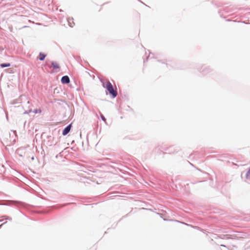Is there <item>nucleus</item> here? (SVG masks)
Returning <instances> with one entry per match:
<instances>
[{
	"label": "nucleus",
	"mask_w": 250,
	"mask_h": 250,
	"mask_svg": "<svg viewBox=\"0 0 250 250\" xmlns=\"http://www.w3.org/2000/svg\"><path fill=\"white\" fill-rule=\"evenodd\" d=\"M0 65L1 67H2V68L5 67H9V66H10V63H1Z\"/></svg>",
	"instance_id": "obj_5"
},
{
	"label": "nucleus",
	"mask_w": 250,
	"mask_h": 250,
	"mask_svg": "<svg viewBox=\"0 0 250 250\" xmlns=\"http://www.w3.org/2000/svg\"><path fill=\"white\" fill-rule=\"evenodd\" d=\"M101 118L102 119L104 122H106V119L105 118V117L103 115L101 114Z\"/></svg>",
	"instance_id": "obj_8"
},
{
	"label": "nucleus",
	"mask_w": 250,
	"mask_h": 250,
	"mask_svg": "<svg viewBox=\"0 0 250 250\" xmlns=\"http://www.w3.org/2000/svg\"><path fill=\"white\" fill-rule=\"evenodd\" d=\"M52 66L55 69H58L60 67L59 64L57 62H52Z\"/></svg>",
	"instance_id": "obj_4"
},
{
	"label": "nucleus",
	"mask_w": 250,
	"mask_h": 250,
	"mask_svg": "<svg viewBox=\"0 0 250 250\" xmlns=\"http://www.w3.org/2000/svg\"><path fill=\"white\" fill-rule=\"evenodd\" d=\"M103 86L106 88L110 94H111L113 98H115L117 95V92L116 90H115L113 88V86L111 83L109 81H106L103 83Z\"/></svg>",
	"instance_id": "obj_1"
},
{
	"label": "nucleus",
	"mask_w": 250,
	"mask_h": 250,
	"mask_svg": "<svg viewBox=\"0 0 250 250\" xmlns=\"http://www.w3.org/2000/svg\"><path fill=\"white\" fill-rule=\"evenodd\" d=\"M250 177V169L248 170V172L246 174V178H249Z\"/></svg>",
	"instance_id": "obj_7"
},
{
	"label": "nucleus",
	"mask_w": 250,
	"mask_h": 250,
	"mask_svg": "<svg viewBox=\"0 0 250 250\" xmlns=\"http://www.w3.org/2000/svg\"><path fill=\"white\" fill-rule=\"evenodd\" d=\"M71 125H68V126H67L62 131V135H66L67 133H69V132L70 131V129H71Z\"/></svg>",
	"instance_id": "obj_3"
},
{
	"label": "nucleus",
	"mask_w": 250,
	"mask_h": 250,
	"mask_svg": "<svg viewBox=\"0 0 250 250\" xmlns=\"http://www.w3.org/2000/svg\"><path fill=\"white\" fill-rule=\"evenodd\" d=\"M45 56V55L41 53L40 54V60L41 61H43L44 59Z\"/></svg>",
	"instance_id": "obj_6"
},
{
	"label": "nucleus",
	"mask_w": 250,
	"mask_h": 250,
	"mask_svg": "<svg viewBox=\"0 0 250 250\" xmlns=\"http://www.w3.org/2000/svg\"><path fill=\"white\" fill-rule=\"evenodd\" d=\"M61 82L62 83H68L70 82L69 78L67 76H63L62 78Z\"/></svg>",
	"instance_id": "obj_2"
}]
</instances>
